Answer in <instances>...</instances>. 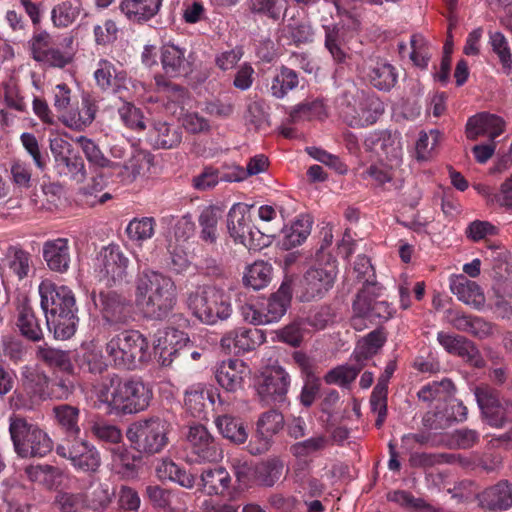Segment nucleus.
<instances>
[{"mask_svg": "<svg viewBox=\"0 0 512 512\" xmlns=\"http://www.w3.org/2000/svg\"><path fill=\"white\" fill-rule=\"evenodd\" d=\"M98 400L117 413L127 415L142 412L152 399L151 389L139 378H121L107 373L94 385Z\"/></svg>", "mask_w": 512, "mask_h": 512, "instance_id": "nucleus-1", "label": "nucleus"}, {"mask_svg": "<svg viewBox=\"0 0 512 512\" xmlns=\"http://www.w3.org/2000/svg\"><path fill=\"white\" fill-rule=\"evenodd\" d=\"M9 434L14 451L21 458H41L53 449V441L49 435L22 415L10 416Z\"/></svg>", "mask_w": 512, "mask_h": 512, "instance_id": "nucleus-2", "label": "nucleus"}, {"mask_svg": "<svg viewBox=\"0 0 512 512\" xmlns=\"http://www.w3.org/2000/svg\"><path fill=\"white\" fill-rule=\"evenodd\" d=\"M186 303L195 317L209 325L228 319L232 313L230 296L212 285L196 287L188 293Z\"/></svg>", "mask_w": 512, "mask_h": 512, "instance_id": "nucleus-3", "label": "nucleus"}, {"mask_svg": "<svg viewBox=\"0 0 512 512\" xmlns=\"http://www.w3.org/2000/svg\"><path fill=\"white\" fill-rule=\"evenodd\" d=\"M105 351L115 367L133 370L149 359V342L137 330H124L107 342Z\"/></svg>", "mask_w": 512, "mask_h": 512, "instance_id": "nucleus-4", "label": "nucleus"}, {"mask_svg": "<svg viewBox=\"0 0 512 512\" xmlns=\"http://www.w3.org/2000/svg\"><path fill=\"white\" fill-rule=\"evenodd\" d=\"M342 117L350 127H366L374 124L384 112L383 102L373 94H367L355 85L342 93Z\"/></svg>", "mask_w": 512, "mask_h": 512, "instance_id": "nucleus-5", "label": "nucleus"}, {"mask_svg": "<svg viewBox=\"0 0 512 512\" xmlns=\"http://www.w3.org/2000/svg\"><path fill=\"white\" fill-rule=\"evenodd\" d=\"M336 277V265L326 263L310 267L300 277H285V280L290 282L297 301L309 303L323 299L333 288Z\"/></svg>", "mask_w": 512, "mask_h": 512, "instance_id": "nucleus-6", "label": "nucleus"}, {"mask_svg": "<svg viewBox=\"0 0 512 512\" xmlns=\"http://www.w3.org/2000/svg\"><path fill=\"white\" fill-rule=\"evenodd\" d=\"M49 384V376L37 366L23 367L20 388L10 398L11 407L26 411L35 409L49 396Z\"/></svg>", "mask_w": 512, "mask_h": 512, "instance_id": "nucleus-7", "label": "nucleus"}, {"mask_svg": "<svg viewBox=\"0 0 512 512\" xmlns=\"http://www.w3.org/2000/svg\"><path fill=\"white\" fill-rule=\"evenodd\" d=\"M168 426L159 417L138 420L126 430L127 440L140 454L160 453L168 444Z\"/></svg>", "mask_w": 512, "mask_h": 512, "instance_id": "nucleus-8", "label": "nucleus"}, {"mask_svg": "<svg viewBox=\"0 0 512 512\" xmlns=\"http://www.w3.org/2000/svg\"><path fill=\"white\" fill-rule=\"evenodd\" d=\"M251 207L242 203L234 204L227 216V229L236 243L249 250L259 251L269 244L270 231L263 232L252 225Z\"/></svg>", "mask_w": 512, "mask_h": 512, "instance_id": "nucleus-9", "label": "nucleus"}, {"mask_svg": "<svg viewBox=\"0 0 512 512\" xmlns=\"http://www.w3.org/2000/svg\"><path fill=\"white\" fill-rule=\"evenodd\" d=\"M91 299L106 324L126 325L132 320L133 305L125 295L114 290H101L93 291Z\"/></svg>", "mask_w": 512, "mask_h": 512, "instance_id": "nucleus-10", "label": "nucleus"}, {"mask_svg": "<svg viewBox=\"0 0 512 512\" xmlns=\"http://www.w3.org/2000/svg\"><path fill=\"white\" fill-rule=\"evenodd\" d=\"M291 378L289 373L279 365L267 367L257 380V393L262 401L272 405L287 402Z\"/></svg>", "mask_w": 512, "mask_h": 512, "instance_id": "nucleus-11", "label": "nucleus"}, {"mask_svg": "<svg viewBox=\"0 0 512 512\" xmlns=\"http://www.w3.org/2000/svg\"><path fill=\"white\" fill-rule=\"evenodd\" d=\"M58 456L70 460L72 466L81 472L94 474L101 466L99 450L87 440L64 442L57 445Z\"/></svg>", "mask_w": 512, "mask_h": 512, "instance_id": "nucleus-12", "label": "nucleus"}, {"mask_svg": "<svg viewBox=\"0 0 512 512\" xmlns=\"http://www.w3.org/2000/svg\"><path fill=\"white\" fill-rule=\"evenodd\" d=\"M50 150L60 175L77 182H82L86 178L84 161L68 141L59 137L50 139Z\"/></svg>", "mask_w": 512, "mask_h": 512, "instance_id": "nucleus-13", "label": "nucleus"}, {"mask_svg": "<svg viewBox=\"0 0 512 512\" xmlns=\"http://www.w3.org/2000/svg\"><path fill=\"white\" fill-rule=\"evenodd\" d=\"M39 294L45 317L77 309L75 295L67 286L42 281L39 285Z\"/></svg>", "mask_w": 512, "mask_h": 512, "instance_id": "nucleus-14", "label": "nucleus"}, {"mask_svg": "<svg viewBox=\"0 0 512 512\" xmlns=\"http://www.w3.org/2000/svg\"><path fill=\"white\" fill-rule=\"evenodd\" d=\"M52 38L46 31L35 34L29 41L32 58L47 67L64 68L70 64L73 57L70 53L51 46Z\"/></svg>", "mask_w": 512, "mask_h": 512, "instance_id": "nucleus-15", "label": "nucleus"}, {"mask_svg": "<svg viewBox=\"0 0 512 512\" xmlns=\"http://www.w3.org/2000/svg\"><path fill=\"white\" fill-rule=\"evenodd\" d=\"M186 438L197 462H217L222 458L221 447L205 426H190Z\"/></svg>", "mask_w": 512, "mask_h": 512, "instance_id": "nucleus-16", "label": "nucleus"}, {"mask_svg": "<svg viewBox=\"0 0 512 512\" xmlns=\"http://www.w3.org/2000/svg\"><path fill=\"white\" fill-rule=\"evenodd\" d=\"M99 273L107 284H117L127 277L129 259L117 245H109L100 253Z\"/></svg>", "mask_w": 512, "mask_h": 512, "instance_id": "nucleus-17", "label": "nucleus"}, {"mask_svg": "<svg viewBox=\"0 0 512 512\" xmlns=\"http://www.w3.org/2000/svg\"><path fill=\"white\" fill-rule=\"evenodd\" d=\"M474 395L488 424L496 428L502 427L506 421V410L501 403L499 391L487 384H481L474 388Z\"/></svg>", "mask_w": 512, "mask_h": 512, "instance_id": "nucleus-18", "label": "nucleus"}, {"mask_svg": "<svg viewBox=\"0 0 512 512\" xmlns=\"http://www.w3.org/2000/svg\"><path fill=\"white\" fill-rule=\"evenodd\" d=\"M144 306L138 309L144 318L153 321L166 320L173 312L177 304V290L175 282L156 293Z\"/></svg>", "mask_w": 512, "mask_h": 512, "instance_id": "nucleus-19", "label": "nucleus"}, {"mask_svg": "<svg viewBox=\"0 0 512 512\" xmlns=\"http://www.w3.org/2000/svg\"><path fill=\"white\" fill-rule=\"evenodd\" d=\"M265 341L264 333L257 328H237L227 332L220 341L228 353L241 354L254 350Z\"/></svg>", "mask_w": 512, "mask_h": 512, "instance_id": "nucleus-20", "label": "nucleus"}, {"mask_svg": "<svg viewBox=\"0 0 512 512\" xmlns=\"http://www.w3.org/2000/svg\"><path fill=\"white\" fill-rule=\"evenodd\" d=\"M101 90L118 94L120 99L127 97L130 80L125 71H117L108 60H100L94 73Z\"/></svg>", "mask_w": 512, "mask_h": 512, "instance_id": "nucleus-21", "label": "nucleus"}, {"mask_svg": "<svg viewBox=\"0 0 512 512\" xmlns=\"http://www.w3.org/2000/svg\"><path fill=\"white\" fill-rule=\"evenodd\" d=\"M439 344L450 354L457 355L476 368H482L485 361L475 344L461 335L445 332L437 334Z\"/></svg>", "mask_w": 512, "mask_h": 512, "instance_id": "nucleus-22", "label": "nucleus"}, {"mask_svg": "<svg viewBox=\"0 0 512 512\" xmlns=\"http://www.w3.org/2000/svg\"><path fill=\"white\" fill-rule=\"evenodd\" d=\"M360 72L378 90L389 91L397 82L395 68L379 58L364 60Z\"/></svg>", "mask_w": 512, "mask_h": 512, "instance_id": "nucleus-23", "label": "nucleus"}, {"mask_svg": "<svg viewBox=\"0 0 512 512\" xmlns=\"http://www.w3.org/2000/svg\"><path fill=\"white\" fill-rule=\"evenodd\" d=\"M478 505L490 512H504L512 508V483L500 480L476 496Z\"/></svg>", "mask_w": 512, "mask_h": 512, "instance_id": "nucleus-24", "label": "nucleus"}, {"mask_svg": "<svg viewBox=\"0 0 512 512\" xmlns=\"http://www.w3.org/2000/svg\"><path fill=\"white\" fill-rule=\"evenodd\" d=\"M173 282L172 278L163 273L145 269L135 279L134 303L137 308L144 306L156 293Z\"/></svg>", "mask_w": 512, "mask_h": 512, "instance_id": "nucleus-25", "label": "nucleus"}, {"mask_svg": "<svg viewBox=\"0 0 512 512\" xmlns=\"http://www.w3.org/2000/svg\"><path fill=\"white\" fill-rule=\"evenodd\" d=\"M161 64L164 73L172 78L187 76L192 72V64L186 50L172 43L161 47Z\"/></svg>", "mask_w": 512, "mask_h": 512, "instance_id": "nucleus-26", "label": "nucleus"}, {"mask_svg": "<svg viewBox=\"0 0 512 512\" xmlns=\"http://www.w3.org/2000/svg\"><path fill=\"white\" fill-rule=\"evenodd\" d=\"M249 374L247 365L239 359L221 362L215 370L217 383L228 392L242 388L244 378Z\"/></svg>", "mask_w": 512, "mask_h": 512, "instance_id": "nucleus-27", "label": "nucleus"}, {"mask_svg": "<svg viewBox=\"0 0 512 512\" xmlns=\"http://www.w3.org/2000/svg\"><path fill=\"white\" fill-rule=\"evenodd\" d=\"M504 121L501 117L489 113H479L468 119L466 136L476 140L479 136H488L491 140L497 138L502 132Z\"/></svg>", "mask_w": 512, "mask_h": 512, "instance_id": "nucleus-28", "label": "nucleus"}, {"mask_svg": "<svg viewBox=\"0 0 512 512\" xmlns=\"http://www.w3.org/2000/svg\"><path fill=\"white\" fill-rule=\"evenodd\" d=\"M42 255L51 271L58 273L68 271L71 262L68 239L57 238L44 242Z\"/></svg>", "mask_w": 512, "mask_h": 512, "instance_id": "nucleus-29", "label": "nucleus"}, {"mask_svg": "<svg viewBox=\"0 0 512 512\" xmlns=\"http://www.w3.org/2000/svg\"><path fill=\"white\" fill-rule=\"evenodd\" d=\"M16 325L20 334L29 341L39 342L44 337L42 320L36 315L34 308L27 300H24L17 308Z\"/></svg>", "mask_w": 512, "mask_h": 512, "instance_id": "nucleus-30", "label": "nucleus"}, {"mask_svg": "<svg viewBox=\"0 0 512 512\" xmlns=\"http://www.w3.org/2000/svg\"><path fill=\"white\" fill-rule=\"evenodd\" d=\"M451 292L463 303L470 305L476 309L484 306L485 296L480 286L469 280L464 275H457L451 278Z\"/></svg>", "mask_w": 512, "mask_h": 512, "instance_id": "nucleus-31", "label": "nucleus"}, {"mask_svg": "<svg viewBox=\"0 0 512 512\" xmlns=\"http://www.w3.org/2000/svg\"><path fill=\"white\" fill-rule=\"evenodd\" d=\"M163 0H122L120 10L134 23H144L155 17Z\"/></svg>", "mask_w": 512, "mask_h": 512, "instance_id": "nucleus-32", "label": "nucleus"}, {"mask_svg": "<svg viewBox=\"0 0 512 512\" xmlns=\"http://www.w3.org/2000/svg\"><path fill=\"white\" fill-rule=\"evenodd\" d=\"M165 342L171 347L165 346L160 352V362L162 366H170L177 358L185 359L189 352V338L187 335L177 329H169L165 335Z\"/></svg>", "mask_w": 512, "mask_h": 512, "instance_id": "nucleus-33", "label": "nucleus"}, {"mask_svg": "<svg viewBox=\"0 0 512 512\" xmlns=\"http://www.w3.org/2000/svg\"><path fill=\"white\" fill-rule=\"evenodd\" d=\"M156 477L161 481H172L180 486L191 489L196 478L169 458L160 459L155 466Z\"/></svg>", "mask_w": 512, "mask_h": 512, "instance_id": "nucleus-34", "label": "nucleus"}, {"mask_svg": "<svg viewBox=\"0 0 512 512\" xmlns=\"http://www.w3.org/2000/svg\"><path fill=\"white\" fill-rule=\"evenodd\" d=\"M293 289L289 281L283 280L279 289L268 299L264 316L268 324L277 322L286 313L293 297Z\"/></svg>", "mask_w": 512, "mask_h": 512, "instance_id": "nucleus-35", "label": "nucleus"}, {"mask_svg": "<svg viewBox=\"0 0 512 512\" xmlns=\"http://www.w3.org/2000/svg\"><path fill=\"white\" fill-rule=\"evenodd\" d=\"M201 491L205 494L223 495L231 484L229 472L222 466L204 469L200 476Z\"/></svg>", "mask_w": 512, "mask_h": 512, "instance_id": "nucleus-36", "label": "nucleus"}, {"mask_svg": "<svg viewBox=\"0 0 512 512\" xmlns=\"http://www.w3.org/2000/svg\"><path fill=\"white\" fill-rule=\"evenodd\" d=\"M77 312L78 308L46 316V326L56 339L67 340L75 334L79 321Z\"/></svg>", "mask_w": 512, "mask_h": 512, "instance_id": "nucleus-37", "label": "nucleus"}, {"mask_svg": "<svg viewBox=\"0 0 512 512\" xmlns=\"http://www.w3.org/2000/svg\"><path fill=\"white\" fill-rule=\"evenodd\" d=\"M52 414L57 425L67 436L74 439L78 438L81 429L79 426L80 410L77 406L70 404L56 405L52 409Z\"/></svg>", "mask_w": 512, "mask_h": 512, "instance_id": "nucleus-38", "label": "nucleus"}, {"mask_svg": "<svg viewBox=\"0 0 512 512\" xmlns=\"http://www.w3.org/2000/svg\"><path fill=\"white\" fill-rule=\"evenodd\" d=\"M385 342L386 336L383 329L373 330L358 342L351 360L366 365V362L378 353Z\"/></svg>", "mask_w": 512, "mask_h": 512, "instance_id": "nucleus-39", "label": "nucleus"}, {"mask_svg": "<svg viewBox=\"0 0 512 512\" xmlns=\"http://www.w3.org/2000/svg\"><path fill=\"white\" fill-rule=\"evenodd\" d=\"M298 84V74L293 69L282 65L276 70L267 88L272 97L282 99L289 91L294 90Z\"/></svg>", "mask_w": 512, "mask_h": 512, "instance_id": "nucleus-40", "label": "nucleus"}, {"mask_svg": "<svg viewBox=\"0 0 512 512\" xmlns=\"http://www.w3.org/2000/svg\"><path fill=\"white\" fill-rule=\"evenodd\" d=\"M222 217V210L214 205L205 207L199 217L198 222L201 228L200 239L208 245H214L218 239L217 225Z\"/></svg>", "mask_w": 512, "mask_h": 512, "instance_id": "nucleus-41", "label": "nucleus"}, {"mask_svg": "<svg viewBox=\"0 0 512 512\" xmlns=\"http://www.w3.org/2000/svg\"><path fill=\"white\" fill-rule=\"evenodd\" d=\"M330 445V438L325 434H317L310 438L295 442L289 447L290 454L298 460H306L322 453Z\"/></svg>", "mask_w": 512, "mask_h": 512, "instance_id": "nucleus-42", "label": "nucleus"}, {"mask_svg": "<svg viewBox=\"0 0 512 512\" xmlns=\"http://www.w3.org/2000/svg\"><path fill=\"white\" fill-rule=\"evenodd\" d=\"M98 107L89 96L82 99V106L74 112H70L64 117V124L75 130H83L92 124L95 119Z\"/></svg>", "mask_w": 512, "mask_h": 512, "instance_id": "nucleus-43", "label": "nucleus"}, {"mask_svg": "<svg viewBox=\"0 0 512 512\" xmlns=\"http://www.w3.org/2000/svg\"><path fill=\"white\" fill-rule=\"evenodd\" d=\"M381 291V286L378 289H360L357 294H363L365 302L368 306V319L369 321L378 320L380 322L387 321L393 315V309L387 301H378L377 297Z\"/></svg>", "mask_w": 512, "mask_h": 512, "instance_id": "nucleus-44", "label": "nucleus"}, {"mask_svg": "<svg viewBox=\"0 0 512 512\" xmlns=\"http://www.w3.org/2000/svg\"><path fill=\"white\" fill-rule=\"evenodd\" d=\"M215 424L221 435L235 444H243L248 438L244 423L233 416L221 415L215 420Z\"/></svg>", "mask_w": 512, "mask_h": 512, "instance_id": "nucleus-45", "label": "nucleus"}, {"mask_svg": "<svg viewBox=\"0 0 512 512\" xmlns=\"http://www.w3.org/2000/svg\"><path fill=\"white\" fill-rule=\"evenodd\" d=\"M81 3L79 0H65L53 7L51 20L58 28H66L79 16Z\"/></svg>", "mask_w": 512, "mask_h": 512, "instance_id": "nucleus-46", "label": "nucleus"}, {"mask_svg": "<svg viewBox=\"0 0 512 512\" xmlns=\"http://www.w3.org/2000/svg\"><path fill=\"white\" fill-rule=\"evenodd\" d=\"M6 256L8 258V266L19 280L29 275L32 266L31 254L20 246H9Z\"/></svg>", "mask_w": 512, "mask_h": 512, "instance_id": "nucleus-47", "label": "nucleus"}, {"mask_svg": "<svg viewBox=\"0 0 512 512\" xmlns=\"http://www.w3.org/2000/svg\"><path fill=\"white\" fill-rule=\"evenodd\" d=\"M326 116L327 113L323 101L316 99L293 107L289 113V122L295 124L304 120L323 119Z\"/></svg>", "mask_w": 512, "mask_h": 512, "instance_id": "nucleus-48", "label": "nucleus"}, {"mask_svg": "<svg viewBox=\"0 0 512 512\" xmlns=\"http://www.w3.org/2000/svg\"><path fill=\"white\" fill-rule=\"evenodd\" d=\"M36 356L48 366L56 367L66 374L74 373V366L70 360L68 352L51 347L40 346L37 349Z\"/></svg>", "mask_w": 512, "mask_h": 512, "instance_id": "nucleus-49", "label": "nucleus"}, {"mask_svg": "<svg viewBox=\"0 0 512 512\" xmlns=\"http://www.w3.org/2000/svg\"><path fill=\"white\" fill-rule=\"evenodd\" d=\"M272 276V266L264 261H256L247 269L244 275L246 286L260 290L268 285Z\"/></svg>", "mask_w": 512, "mask_h": 512, "instance_id": "nucleus-50", "label": "nucleus"}, {"mask_svg": "<svg viewBox=\"0 0 512 512\" xmlns=\"http://www.w3.org/2000/svg\"><path fill=\"white\" fill-rule=\"evenodd\" d=\"M283 462L278 458L269 459L257 466L255 479L260 486L272 487L282 476Z\"/></svg>", "mask_w": 512, "mask_h": 512, "instance_id": "nucleus-51", "label": "nucleus"}, {"mask_svg": "<svg viewBox=\"0 0 512 512\" xmlns=\"http://www.w3.org/2000/svg\"><path fill=\"white\" fill-rule=\"evenodd\" d=\"M365 365L361 362H355L353 364H346L337 366L324 376V380L327 384H338L341 386H348L352 383L360 371Z\"/></svg>", "mask_w": 512, "mask_h": 512, "instance_id": "nucleus-52", "label": "nucleus"}, {"mask_svg": "<svg viewBox=\"0 0 512 512\" xmlns=\"http://www.w3.org/2000/svg\"><path fill=\"white\" fill-rule=\"evenodd\" d=\"M325 31V47L337 63H345L349 57L338 25H323Z\"/></svg>", "mask_w": 512, "mask_h": 512, "instance_id": "nucleus-53", "label": "nucleus"}, {"mask_svg": "<svg viewBox=\"0 0 512 512\" xmlns=\"http://www.w3.org/2000/svg\"><path fill=\"white\" fill-rule=\"evenodd\" d=\"M153 131L155 133V145L158 148L171 149L181 143V131L166 122H155Z\"/></svg>", "mask_w": 512, "mask_h": 512, "instance_id": "nucleus-54", "label": "nucleus"}, {"mask_svg": "<svg viewBox=\"0 0 512 512\" xmlns=\"http://www.w3.org/2000/svg\"><path fill=\"white\" fill-rule=\"evenodd\" d=\"M310 231L311 225L308 220H296L290 227L283 230V248L289 250L300 245L308 237Z\"/></svg>", "mask_w": 512, "mask_h": 512, "instance_id": "nucleus-55", "label": "nucleus"}, {"mask_svg": "<svg viewBox=\"0 0 512 512\" xmlns=\"http://www.w3.org/2000/svg\"><path fill=\"white\" fill-rule=\"evenodd\" d=\"M54 504L61 512H82L88 507L86 494L82 492L59 491Z\"/></svg>", "mask_w": 512, "mask_h": 512, "instance_id": "nucleus-56", "label": "nucleus"}, {"mask_svg": "<svg viewBox=\"0 0 512 512\" xmlns=\"http://www.w3.org/2000/svg\"><path fill=\"white\" fill-rule=\"evenodd\" d=\"M155 225L153 217L134 218L129 222L126 233L130 240L142 242L154 235Z\"/></svg>", "mask_w": 512, "mask_h": 512, "instance_id": "nucleus-57", "label": "nucleus"}, {"mask_svg": "<svg viewBox=\"0 0 512 512\" xmlns=\"http://www.w3.org/2000/svg\"><path fill=\"white\" fill-rule=\"evenodd\" d=\"M90 431L98 441L109 444H119L123 438L121 429L105 420L92 421Z\"/></svg>", "mask_w": 512, "mask_h": 512, "instance_id": "nucleus-58", "label": "nucleus"}, {"mask_svg": "<svg viewBox=\"0 0 512 512\" xmlns=\"http://www.w3.org/2000/svg\"><path fill=\"white\" fill-rule=\"evenodd\" d=\"M77 142L80 144L83 153L85 154L86 159L92 165L105 168V167H115L117 164L111 162L101 151L99 146L91 139L80 136L77 138Z\"/></svg>", "mask_w": 512, "mask_h": 512, "instance_id": "nucleus-59", "label": "nucleus"}, {"mask_svg": "<svg viewBox=\"0 0 512 512\" xmlns=\"http://www.w3.org/2000/svg\"><path fill=\"white\" fill-rule=\"evenodd\" d=\"M354 272L356 278L363 281L361 289H378L380 286L376 281L375 269L371 264L370 259L365 255H359L354 264Z\"/></svg>", "mask_w": 512, "mask_h": 512, "instance_id": "nucleus-60", "label": "nucleus"}, {"mask_svg": "<svg viewBox=\"0 0 512 512\" xmlns=\"http://www.w3.org/2000/svg\"><path fill=\"white\" fill-rule=\"evenodd\" d=\"M10 180L20 189H29L32 186L30 164L21 159H13L10 163Z\"/></svg>", "mask_w": 512, "mask_h": 512, "instance_id": "nucleus-61", "label": "nucleus"}, {"mask_svg": "<svg viewBox=\"0 0 512 512\" xmlns=\"http://www.w3.org/2000/svg\"><path fill=\"white\" fill-rule=\"evenodd\" d=\"M118 113L124 124L137 131H143L146 128L144 116L140 108L133 103L124 101L118 108Z\"/></svg>", "mask_w": 512, "mask_h": 512, "instance_id": "nucleus-62", "label": "nucleus"}, {"mask_svg": "<svg viewBox=\"0 0 512 512\" xmlns=\"http://www.w3.org/2000/svg\"><path fill=\"white\" fill-rule=\"evenodd\" d=\"M503 466V457L497 452H484L474 455V470L491 474L498 472Z\"/></svg>", "mask_w": 512, "mask_h": 512, "instance_id": "nucleus-63", "label": "nucleus"}, {"mask_svg": "<svg viewBox=\"0 0 512 512\" xmlns=\"http://www.w3.org/2000/svg\"><path fill=\"white\" fill-rule=\"evenodd\" d=\"M455 390V386L450 379H443L440 382H433L425 385L418 392V398L424 402H431L441 394L450 395Z\"/></svg>", "mask_w": 512, "mask_h": 512, "instance_id": "nucleus-64", "label": "nucleus"}]
</instances>
